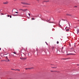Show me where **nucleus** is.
Segmentation results:
<instances>
[{"mask_svg":"<svg viewBox=\"0 0 79 79\" xmlns=\"http://www.w3.org/2000/svg\"><path fill=\"white\" fill-rule=\"evenodd\" d=\"M25 69H26V70H27V69H28V68H26Z\"/></svg>","mask_w":79,"mask_h":79,"instance_id":"nucleus-24","label":"nucleus"},{"mask_svg":"<svg viewBox=\"0 0 79 79\" xmlns=\"http://www.w3.org/2000/svg\"><path fill=\"white\" fill-rule=\"evenodd\" d=\"M0 50H1V48H0Z\"/></svg>","mask_w":79,"mask_h":79,"instance_id":"nucleus-33","label":"nucleus"},{"mask_svg":"<svg viewBox=\"0 0 79 79\" xmlns=\"http://www.w3.org/2000/svg\"><path fill=\"white\" fill-rule=\"evenodd\" d=\"M69 31V29H67V30H66V31H67V32H68V31Z\"/></svg>","mask_w":79,"mask_h":79,"instance_id":"nucleus-12","label":"nucleus"},{"mask_svg":"<svg viewBox=\"0 0 79 79\" xmlns=\"http://www.w3.org/2000/svg\"><path fill=\"white\" fill-rule=\"evenodd\" d=\"M13 10H12V13H13Z\"/></svg>","mask_w":79,"mask_h":79,"instance_id":"nucleus-34","label":"nucleus"},{"mask_svg":"<svg viewBox=\"0 0 79 79\" xmlns=\"http://www.w3.org/2000/svg\"><path fill=\"white\" fill-rule=\"evenodd\" d=\"M73 55V54L69 53V54H67V55Z\"/></svg>","mask_w":79,"mask_h":79,"instance_id":"nucleus-9","label":"nucleus"},{"mask_svg":"<svg viewBox=\"0 0 79 79\" xmlns=\"http://www.w3.org/2000/svg\"><path fill=\"white\" fill-rule=\"evenodd\" d=\"M6 61L7 62H8V61H10V60H9V59H8V58L7 56L6 57Z\"/></svg>","mask_w":79,"mask_h":79,"instance_id":"nucleus-4","label":"nucleus"},{"mask_svg":"<svg viewBox=\"0 0 79 79\" xmlns=\"http://www.w3.org/2000/svg\"><path fill=\"white\" fill-rule=\"evenodd\" d=\"M62 49H63V47H62Z\"/></svg>","mask_w":79,"mask_h":79,"instance_id":"nucleus-32","label":"nucleus"},{"mask_svg":"<svg viewBox=\"0 0 79 79\" xmlns=\"http://www.w3.org/2000/svg\"><path fill=\"white\" fill-rule=\"evenodd\" d=\"M13 53H14V54H16V53L15 52H14Z\"/></svg>","mask_w":79,"mask_h":79,"instance_id":"nucleus-28","label":"nucleus"},{"mask_svg":"<svg viewBox=\"0 0 79 79\" xmlns=\"http://www.w3.org/2000/svg\"><path fill=\"white\" fill-rule=\"evenodd\" d=\"M3 4H5V5H6L8 3V2H3Z\"/></svg>","mask_w":79,"mask_h":79,"instance_id":"nucleus-6","label":"nucleus"},{"mask_svg":"<svg viewBox=\"0 0 79 79\" xmlns=\"http://www.w3.org/2000/svg\"><path fill=\"white\" fill-rule=\"evenodd\" d=\"M28 68V69H32V68Z\"/></svg>","mask_w":79,"mask_h":79,"instance_id":"nucleus-15","label":"nucleus"},{"mask_svg":"<svg viewBox=\"0 0 79 79\" xmlns=\"http://www.w3.org/2000/svg\"><path fill=\"white\" fill-rule=\"evenodd\" d=\"M10 18H11V15L10 16Z\"/></svg>","mask_w":79,"mask_h":79,"instance_id":"nucleus-25","label":"nucleus"},{"mask_svg":"<svg viewBox=\"0 0 79 79\" xmlns=\"http://www.w3.org/2000/svg\"><path fill=\"white\" fill-rule=\"evenodd\" d=\"M46 43L47 45H48V44H47V42H46Z\"/></svg>","mask_w":79,"mask_h":79,"instance_id":"nucleus-30","label":"nucleus"},{"mask_svg":"<svg viewBox=\"0 0 79 79\" xmlns=\"http://www.w3.org/2000/svg\"><path fill=\"white\" fill-rule=\"evenodd\" d=\"M51 72H52L53 73V72H56V71H52V70H51Z\"/></svg>","mask_w":79,"mask_h":79,"instance_id":"nucleus-11","label":"nucleus"},{"mask_svg":"<svg viewBox=\"0 0 79 79\" xmlns=\"http://www.w3.org/2000/svg\"><path fill=\"white\" fill-rule=\"evenodd\" d=\"M27 11V9H24L23 11V12H25V11Z\"/></svg>","mask_w":79,"mask_h":79,"instance_id":"nucleus-7","label":"nucleus"},{"mask_svg":"<svg viewBox=\"0 0 79 79\" xmlns=\"http://www.w3.org/2000/svg\"><path fill=\"white\" fill-rule=\"evenodd\" d=\"M42 20H43V21H44V20L43 19H42Z\"/></svg>","mask_w":79,"mask_h":79,"instance_id":"nucleus-31","label":"nucleus"},{"mask_svg":"<svg viewBox=\"0 0 79 79\" xmlns=\"http://www.w3.org/2000/svg\"><path fill=\"white\" fill-rule=\"evenodd\" d=\"M69 45L70 47H71V44H69Z\"/></svg>","mask_w":79,"mask_h":79,"instance_id":"nucleus-26","label":"nucleus"},{"mask_svg":"<svg viewBox=\"0 0 79 79\" xmlns=\"http://www.w3.org/2000/svg\"><path fill=\"white\" fill-rule=\"evenodd\" d=\"M21 56L22 58H25L24 57H25V56H26V55H25V54H24V53H23V54H21Z\"/></svg>","mask_w":79,"mask_h":79,"instance_id":"nucleus-2","label":"nucleus"},{"mask_svg":"<svg viewBox=\"0 0 79 79\" xmlns=\"http://www.w3.org/2000/svg\"><path fill=\"white\" fill-rule=\"evenodd\" d=\"M28 56H29V54H28Z\"/></svg>","mask_w":79,"mask_h":79,"instance_id":"nucleus-35","label":"nucleus"},{"mask_svg":"<svg viewBox=\"0 0 79 79\" xmlns=\"http://www.w3.org/2000/svg\"><path fill=\"white\" fill-rule=\"evenodd\" d=\"M52 68H57V67H52Z\"/></svg>","mask_w":79,"mask_h":79,"instance_id":"nucleus-13","label":"nucleus"},{"mask_svg":"<svg viewBox=\"0 0 79 79\" xmlns=\"http://www.w3.org/2000/svg\"><path fill=\"white\" fill-rule=\"evenodd\" d=\"M77 66H79V64H77Z\"/></svg>","mask_w":79,"mask_h":79,"instance_id":"nucleus-29","label":"nucleus"},{"mask_svg":"<svg viewBox=\"0 0 79 79\" xmlns=\"http://www.w3.org/2000/svg\"><path fill=\"white\" fill-rule=\"evenodd\" d=\"M25 6H23V7Z\"/></svg>","mask_w":79,"mask_h":79,"instance_id":"nucleus-36","label":"nucleus"},{"mask_svg":"<svg viewBox=\"0 0 79 79\" xmlns=\"http://www.w3.org/2000/svg\"><path fill=\"white\" fill-rule=\"evenodd\" d=\"M11 69V70H14V71H15V70H15V69Z\"/></svg>","mask_w":79,"mask_h":79,"instance_id":"nucleus-19","label":"nucleus"},{"mask_svg":"<svg viewBox=\"0 0 79 79\" xmlns=\"http://www.w3.org/2000/svg\"><path fill=\"white\" fill-rule=\"evenodd\" d=\"M77 34H79V29H77Z\"/></svg>","mask_w":79,"mask_h":79,"instance_id":"nucleus-5","label":"nucleus"},{"mask_svg":"<svg viewBox=\"0 0 79 79\" xmlns=\"http://www.w3.org/2000/svg\"><path fill=\"white\" fill-rule=\"evenodd\" d=\"M20 10H22V11H23V10L22 9H21Z\"/></svg>","mask_w":79,"mask_h":79,"instance_id":"nucleus-20","label":"nucleus"},{"mask_svg":"<svg viewBox=\"0 0 79 79\" xmlns=\"http://www.w3.org/2000/svg\"><path fill=\"white\" fill-rule=\"evenodd\" d=\"M57 44H59V42L57 41Z\"/></svg>","mask_w":79,"mask_h":79,"instance_id":"nucleus-18","label":"nucleus"},{"mask_svg":"<svg viewBox=\"0 0 79 79\" xmlns=\"http://www.w3.org/2000/svg\"><path fill=\"white\" fill-rule=\"evenodd\" d=\"M20 60H23V61H24V60H26L27 59L26 57L25 58H22L21 57L20 58Z\"/></svg>","mask_w":79,"mask_h":79,"instance_id":"nucleus-3","label":"nucleus"},{"mask_svg":"<svg viewBox=\"0 0 79 79\" xmlns=\"http://www.w3.org/2000/svg\"><path fill=\"white\" fill-rule=\"evenodd\" d=\"M21 3H22V4H23V5H31V4L30 3L27 2H21Z\"/></svg>","mask_w":79,"mask_h":79,"instance_id":"nucleus-1","label":"nucleus"},{"mask_svg":"<svg viewBox=\"0 0 79 79\" xmlns=\"http://www.w3.org/2000/svg\"><path fill=\"white\" fill-rule=\"evenodd\" d=\"M70 58H65V59H64L63 60H69L70 59Z\"/></svg>","mask_w":79,"mask_h":79,"instance_id":"nucleus-8","label":"nucleus"},{"mask_svg":"<svg viewBox=\"0 0 79 79\" xmlns=\"http://www.w3.org/2000/svg\"><path fill=\"white\" fill-rule=\"evenodd\" d=\"M74 7L75 8H77V6H75Z\"/></svg>","mask_w":79,"mask_h":79,"instance_id":"nucleus-22","label":"nucleus"},{"mask_svg":"<svg viewBox=\"0 0 79 79\" xmlns=\"http://www.w3.org/2000/svg\"><path fill=\"white\" fill-rule=\"evenodd\" d=\"M32 20H34V19H35L34 18H32Z\"/></svg>","mask_w":79,"mask_h":79,"instance_id":"nucleus-16","label":"nucleus"},{"mask_svg":"<svg viewBox=\"0 0 79 79\" xmlns=\"http://www.w3.org/2000/svg\"><path fill=\"white\" fill-rule=\"evenodd\" d=\"M66 15H67V16H71V15L68 14H67Z\"/></svg>","mask_w":79,"mask_h":79,"instance_id":"nucleus-14","label":"nucleus"},{"mask_svg":"<svg viewBox=\"0 0 79 79\" xmlns=\"http://www.w3.org/2000/svg\"><path fill=\"white\" fill-rule=\"evenodd\" d=\"M6 61V60H2L1 61Z\"/></svg>","mask_w":79,"mask_h":79,"instance_id":"nucleus-17","label":"nucleus"},{"mask_svg":"<svg viewBox=\"0 0 79 79\" xmlns=\"http://www.w3.org/2000/svg\"><path fill=\"white\" fill-rule=\"evenodd\" d=\"M15 71H20V70L18 69H16L15 70Z\"/></svg>","mask_w":79,"mask_h":79,"instance_id":"nucleus-10","label":"nucleus"},{"mask_svg":"<svg viewBox=\"0 0 79 79\" xmlns=\"http://www.w3.org/2000/svg\"><path fill=\"white\" fill-rule=\"evenodd\" d=\"M28 15H29V16H30V14L28 13Z\"/></svg>","mask_w":79,"mask_h":79,"instance_id":"nucleus-23","label":"nucleus"},{"mask_svg":"<svg viewBox=\"0 0 79 79\" xmlns=\"http://www.w3.org/2000/svg\"><path fill=\"white\" fill-rule=\"evenodd\" d=\"M7 16L8 17H10V15H7Z\"/></svg>","mask_w":79,"mask_h":79,"instance_id":"nucleus-21","label":"nucleus"},{"mask_svg":"<svg viewBox=\"0 0 79 79\" xmlns=\"http://www.w3.org/2000/svg\"><path fill=\"white\" fill-rule=\"evenodd\" d=\"M15 13H18V12H15Z\"/></svg>","mask_w":79,"mask_h":79,"instance_id":"nucleus-27","label":"nucleus"}]
</instances>
